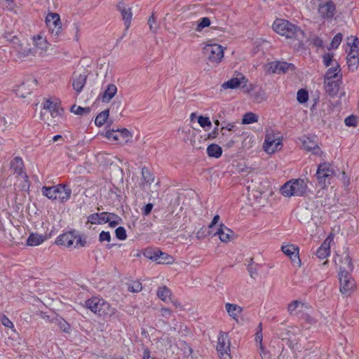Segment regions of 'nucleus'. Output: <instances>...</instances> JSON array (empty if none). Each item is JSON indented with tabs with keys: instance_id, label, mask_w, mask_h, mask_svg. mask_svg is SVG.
Returning <instances> with one entry per match:
<instances>
[{
	"instance_id": "nucleus-50",
	"label": "nucleus",
	"mask_w": 359,
	"mask_h": 359,
	"mask_svg": "<svg viewBox=\"0 0 359 359\" xmlns=\"http://www.w3.org/2000/svg\"><path fill=\"white\" fill-rule=\"evenodd\" d=\"M116 236L119 240H125L127 238L126 231L123 226H118L115 230Z\"/></svg>"
},
{
	"instance_id": "nucleus-20",
	"label": "nucleus",
	"mask_w": 359,
	"mask_h": 359,
	"mask_svg": "<svg viewBox=\"0 0 359 359\" xmlns=\"http://www.w3.org/2000/svg\"><path fill=\"white\" fill-rule=\"evenodd\" d=\"M57 187L58 192H57L56 200L61 202L67 201L70 198L72 190L65 184H58Z\"/></svg>"
},
{
	"instance_id": "nucleus-64",
	"label": "nucleus",
	"mask_w": 359,
	"mask_h": 359,
	"mask_svg": "<svg viewBox=\"0 0 359 359\" xmlns=\"http://www.w3.org/2000/svg\"><path fill=\"white\" fill-rule=\"evenodd\" d=\"M259 348L261 351L260 355L262 359H271V355H270L269 352H268L264 349L262 344H261V346H259Z\"/></svg>"
},
{
	"instance_id": "nucleus-55",
	"label": "nucleus",
	"mask_w": 359,
	"mask_h": 359,
	"mask_svg": "<svg viewBox=\"0 0 359 359\" xmlns=\"http://www.w3.org/2000/svg\"><path fill=\"white\" fill-rule=\"evenodd\" d=\"M148 24L151 31H152L153 32H156V30L158 28V26L156 24V18L154 16V14L151 17H149L148 20Z\"/></svg>"
},
{
	"instance_id": "nucleus-13",
	"label": "nucleus",
	"mask_w": 359,
	"mask_h": 359,
	"mask_svg": "<svg viewBox=\"0 0 359 359\" xmlns=\"http://www.w3.org/2000/svg\"><path fill=\"white\" fill-rule=\"evenodd\" d=\"M36 79H29L27 81V82L22 83L21 85L18 86L15 90L16 95L20 97H26L27 95H29L31 93V88L29 86L31 84H36Z\"/></svg>"
},
{
	"instance_id": "nucleus-24",
	"label": "nucleus",
	"mask_w": 359,
	"mask_h": 359,
	"mask_svg": "<svg viewBox=\"0 0 359 359\" xmlns=\"http://www.w3.org/2000/svg\"><path fill=\"white\" fill-rule=\"evenodd\" d=\"M225 309L230 317L238 321L239 315L243 311V308L235 304L226 303Z\"/></svg>"
},
{
	"instance_id": "nucleus-25",
	"label": "nucleus",
	"mask_w": 359,
	"mask_h": 359,
	"mask_svg": "<svg viewBox=\"0 0 359 359\" xmlns=\"http://www.w3.org/2000/svg\"><path fill=\"white\" fill-rule=\"evenodd\" d=\"M104 302L103 299H98L97 297H94L90 299H88L86 302V306L92 312L98 315V311Z\"/></svg>"
},
{
	"instance_id": "nucleus-41",
	"label": "nucleus",
	"mask_w": 359,
	"mask_h": 359,
	"mask_svg": "<svg viewBox=\"0 0 359 359\" xmlns=\"http://www.w3.org/2000/svg\"><path fill=\"white\" fill-rule=\"evenodd\" d=\"M142 175L144 182L147 184H151L154 180L153 175L145 167L142 169Z\"/></svg>"
},
{
	"instance_id": "nucleus-60",
	"label": "nucleus",
	"mask_w": 359,
	"mask_h": 359,
	"mask_svg": "<svg viewBox=\"0 0 359 359\" xmlns=\"http://www.w3.org/2000/svg\"><path fill=\"white\" fill-rule=\"evenodd\" d=\"M262 323H259L258 326V330L257 331L255 334V340L257 342H259V346H261L262 341Z\"/></svg>"
},
{
	"instance_id": "nucleus-44",
	"label": "nucleus",
	"mask_w": 359,
	"mask_h": 359,
	"mask_svg": "<svg viewBox=\"0 0 359 359\" xmlns=\"http://www.w3.org/2000/svg\"><path fill=\"white\" fill-rule=\"evenodd\" d=\"M70 110L72 113H74L77 115L89 114L90 111V109L89 107H82L80 106L76 107L75 104L72 106Z\"/></svg>"
},
{
	"instance_id": "nucleus-7",
	"label": "nucleus",
	"mask_w": 359,
	"mask_h": 359,
	"mask_svg": "<svg viewBox=\"0 0 359 359\" xmlns=\"http://www.w3.org/2000/svg\"><path fill=\"white\" fill-rule=\"evenodd\" d=\"M294 66L292 63L283 61H273L264 65V70L269 74H282L289 70L293 71Z\"/></svg>"
},
{
	"instance_id": "nucleus-39",
	"label": "nucleus",
	"mask_w": 359,
	"mask_h": 359,
	"mask_svg": "<svg viewBox=\"0 0 359 359\" xmlns=\"http://www.w3.org/2000/svg\"><path fill=\"white\" fill-rule=\"evenodd\" d=\"M99 221L100 222V224L103 223H107L109 222V217H114L115 219H118L120 220L119 217L114 213H108L107 212H102L101 213H98Z\"/></svg>"
},
{
	"instance_id": "nucleus-43",
	"label": "nucleus",
	"mask_w": 359,
	"mask_h": 359,
	"mask_svg": "<svg viewBox=\"0 0 359 359\" xmlns=\"http://www.w3.org/2000/svg\"><path fill=\"white\" fill-rule=\"evenodd\" d=\"M35 46L41 50H46L48 47V42L46 39L41 36L34 38Z\"/></svg>"
},
{
	"instance_id": "nucleus-14",
	"label": "nucleus",
	"mask_w": 359,
	"mask_h": 359,
	"mask_svg": "<svg viewBox=\"0 0 359 359\" xmlns=\"http://www.w3.org/2000/svg\"><path fill=\"white\" fill-rule=\"evenodd\" d=\"M247 82L248 79L244 76H241V78H231L230 80L224 82L222 86L224 89H235L238 88L241 85L245 87Z\"/></svg>"
},
{
	"instance_id": "nucleus-54",
	"label": "nucleus",
	"mask_w": 359,
	"mask_h": 359,
	"mask_svg": "<svg viewBox=\"0 0 359 359\" xmlns=\"http://www.w3.org/2000/svg\"><path fill=\"white\" fill-rule=\"evenodd\" d=\"M254 100L255 102L259 103L265 100L266 97L264 91L262 90H259V91L256 92L254 95Z\"/></svg>"
},
{
	"instance_id": "nucleus-16",
	"label": "nucleus",
	"mask_w": 359,
	"mask_h": 359,
	"mask_svg": "<svg viewBox=\"0 0 359 359\" xmlns=\"http://www.w3.org/2000/svg\"><path fill=\"white\" fill-rule=\"evenodd\" d=\"M43 109L48 110L54 118L62 116L64 111L57 102L54 103L50 100H46L43 102Z\"/></svg>"
},
{
	"instance_id": "nucleus-28",
	"label": "nucleus",
	"mask_w": 359,
	"mask_h": 359,
	"mask_svg": "<svg viewBox=\"0 0 359 359\" xmlns=\"http://www.w3.org/2000/svg\"><path fill=\"white\" fill-rule=\"evenodd\" d=\"M348 45L351 46L350 52L347 57H359V40L357 37L351 38V41H348Z\"/></svg>"
},
{
	"instance_id": "nucleus-51",
	"label": "nucleus",
	"mask_w": 359,
	"mask_h": 359,
	"mask_svg": "<svg viewBox=\"0 0 359 359\" xmlns=\"http://www.w3.org/2000/svg\"><path fill=\"white\" fill-rule=\"evenodd\" d=\"M15 50L20 57L28 56L31 52V48L27 47L24 48L23 46L16 47Z\"/></svg>"
},
{
	"instance_id": "nucleus-27",
	"label": "nucleus",
	"mask_w": 359,
	"mask_h": 359,
	"mask_svg": "<svg viewBox=\"0 0 359 359\" xmlns=\"http://www.w3.org/2000/svg\"><path fill=\"white\" fill-rule=\"evenodd\" d=\"M330 253V245L328 242V238L324 241L320 247L316 252V255L320 259H324L327 257Z\"/></svg>"
},
{
	"instance_id": "nucleus-19",
	"label": "nucleus",
	"mask_w": 359,
	"mask_h": 359,
	"mask_svg": "<svg viewBox=\"0 0 359 359\" xmlns=\"http://www.w3.org/2000/svg\"><path fill=\"white\" fill-rule=\"evenodd\" d=\"M88 75L86 74L74 75L73 78V88L78 93H81L86 83Z\"/></svg>"
},
{
	"instance_id": "nucleus-45",
	"label": "nucleus",
	"mask_w": 359,
	"mask_h": 359,
	"mask_svg": "<svg viewBox=\"0 0 359 359\" xmlns=\"http://www.w3.org/2000/svg\"><path fill=\"white\" fill-rule=\"evenodd\" d=\"M308 98L309 93L306 90L302 88L298 90L297 94V99L299 103H305L308 100Z\"/></svg>"
},
{
	"instance_id": "nucleus-8",
	"label": "nucleus",
	"mask_w": 359,
	"mask_h": 359,
	"mask_svg": "<svg viewBox=\"0 0 359 359\" xmlns=\"http://www.w3.org/2000/svg\"><path fill=\"white\" fill-rule=\"evenodd\" d=\"M46 23L50 33L55 36H58L62 30V23L59 14L50 13L46 18Z\"/></svg>"
},
{
	"instance_id": "nucleus-5",
	"label": "nucleus",
	"mask_w": 359,
	"mask_h": 359,
	"mask_svg": "<svg viewBox=\"0 0 359 359\" xmlns=\"http://www.w3.org/2000/svg\"><path fill=\"white\" fill-rule=\"evenodd\" d=\"M339 280L340 283V292L343 294L349 295L355 287V280L352 278L351 272L341 270L339 272Z\"/></svg>"
},
{
	"instance_id": "nucleus-1",
	"label": "nucleus",
	"mask_w": 359,
	"mask_h": 359,
	"mask_svg": "<svg viewBox=\"0 0 359 359\" xmlns=\"http://www.w3.org/2000/svg\"><path fill=\"white\" fill-rule=\"evenodd\" d=\"M272 27L277 34L287 39L302 41L304 36V32L299 27L286 20L276 19Z\"/></svg>"
},
{
	"instance_id": "nucleus-37",
	"label": "nucleus",
	"mask_w": 359,
	"mask_h": 359,
	"mask_svg": "<svg viewBox=\"0 0 359 359\" xmlns=\"http://www.w3.org/2000/svg\"><path fill=\"white\" fill-rule=\"evenodd\" d=\"M159 252H161V250L158 249L147 248L144 251L143 255L145 257L152 261L157 262Z\"/></svg>"
},
{
	"instance_id": "nucleus-58",
	"label": "nucleus",
	"mask_w": 359,
	"mask_h": 359,
	"mask_svg": "<svg viewBox=\"0 0 359 359\" xmlns=\"http://www.w3.org/2000/svg\"><path fill=\"white\" fill-rule=\"evenodd\" d=\"M0 321L6 327H8V328L13 327V323L5 315H2L1 316Z\"/></svg>"
},
{
	"instance_id": "nucleus-26",
	"label": "nucleus",
	"mask_w": 359,
	"mask_h": 359,
	"mask_svg": "<svg viewBox=\"0 0 359 359\" xmlns=\"http://www.w3.org/2000/svg\"><path fill=\"white\" fill-rule=\"evenodd\" d=\"M301 141L302 143V146L307 151H312V150L314 151L316 149H319L317 142L315 140V138H312V137H307V136H304L301 139Z\"/></svg>"
},
{
	"instance_id": "nucleus-48",
	"label": "nucleus",
	"mask_w": 359,
	"mask_h": 359,
	"mask_svg": "<svg viewBox=\"0 0 359 359\" xmlns=\"http://www.w3.org/2000/svg\"><path fill=\"white\" fill-rule=\"evenodd\" d=\"M142 290V285L140 281H132L128 284V290L132 292H139Z\"/></svg>"
},
{
	"instance_id": "nucleus-36",
	"label": "nucleus",
	"mask_w": 359,
	"mask_h": 359,
	"mask_svg": "<svg viewBox=\"0 0 359 359\" xmlns=\"http://www.w3.org/2000/svg\"><path fill=\"white\" fill-rule=\"evenodd\" d=\"M173 262V257L165 252H163L161 251V252H159L158 260L156 262L160 264H172Z\"/></svg>"
},
{
	"instance_id": "nucleus-56",
	"label": "nucleus",
	"mask_w": 359,
	"mask_h": 359,
	"mask_svg": "<svg viewBox=\"0 0 359 359\" xmlns=\"http://www.w3.org/2000/svg\"><path fill=\"white\" fill-rule=\"evenodd\" d=\"M344 123L347 126H356L357 118L353 115L349 116L345 118Z\"/></svg>"
},
{
	"instance_id": "nucleus-11",
	"label": "nucleus",
	"mask_w": 359,
	"mask_h": 359,
	"mask_svg": "<svg viewBox=\"0 0 359 359\" xmlns=\"http://www.w3.org/2000/svg\"><path fill=\"white\" fill-rule=\"evenodd\" d=\"M280 144L279 137L275 138L272 133H266L264 145L265 151L273 153L275 150L278 149Z\"/></svg>"
},
{
	"instance_id": "nucleus-42",
	"label": "nucleus",
	"mask_w": 359,
	"mask_h": 359,
	"mask_svg": "<svg viewBox=\"0 0 359 359\" xmlns=\"http://www.w3.org/2000/svg\"><path fill=\"white\" fill-rule=\"evenodd\" d=\"M303 306H304V303H302V302L298 301V300H294L288 304L287 311L290 315H294V314H295V313H294L295 311L298 308H299V307L302 308Z\"/></svg>"
},
{
	"instance_id": "nucleus-40",
	"label": "nucleus",
	"mask_w": 359,
	"mask_h": 359,
	"mask_svg": "<svg viewBox=\"0 0 359 359\" xmlns=\"http://www.w3.org/2000/svg\"><path fill=\"white\" fill-rule=\"evenodd\" d=\"M116 134L119 137V140L121 143L125 142L127 143L129 141V138L130 137V133L126 128H124L121 130H116Z\"/></svg>"
},
{
	"instance_id": "nucleus-47",
	"label": "nucleus",
	"mask_w": 359,
	"mask_h": 359,
	"mask_svg": "<svg viewBox=\"0 0 359 359\" xmlns=\"http://www.w3.org/2000/svg\"><path fill=\"white\" fill-rule=\"evenodd\" d=\"M210 25V18H207V17L202 18L200 20V22H198V24L196 28V31L201 32L203 29H204L205 27H208Z\"/></svg>"
},
{
	"instance_id": "nucleus-30",
	"label": "nucleus",
	"mask_w": 359,
	"mask_h": 359,
	"mask_svg": "<svg viewBox=\"0 0 359 359\" xmlns=\"http://www.w3.org/2000/svg\"><path fill=\"white\" fill-rule=\"evenodd\" d=\"M171 291L166 286L159 287L157 290L158 297L163 302H168L171 301Z\"/></svg>"
},
{
	"instance_id": "nucleus-62",
	"label": "nucleus",
	"mask_w": 359,
	"mask_h": 359,
	"mask_svg": "<svg viewBox=\"0 0 359 359\" xmlns=\"http://www.w3.org/2000/svg\"><path fill=\"white\" fill-rule=\"evenodd\" d=\"M332 61V55L326 53L323 55V63L326 67L331 65Z\"/></svg>"
},
{
	"instance_id": "nucleus-57",
	"label": "nucleus",
	"mask_w": 359,
	"mask_h": 359,
	"mask_svg": "<svg viewBox=\"0 0 359 359\" xmlns=\"http://www.w3.org/2000/svg\"><path fill=\"white\" fill-rule=\"evenodd\" d=\"M99 241L101 243L104 242V241L110 242L111 235H110L109 232L102 231L99 235Z\"/></svg>"
},
{
	"instance_id": "nucleus-38",
	"label": "nucleus",
	"mask_w": 359,
	"mask_h": 359,
	"mask_svg": "<svg viewBox=\"0 0 359 359\" xmlns=\"http://www.w3.org/2000/svg\"><path fill=\"white\" fill-rule=\"evenodd\" d=\"M257 121H258V117L255 114H254L252 112H248L245 114H244L243 119H242V123L243 124H250V123H255Z\"/></svg>"
},
{
	"instance_id": "nucleus-3",
	"label": "nucleus",
	"mask_w": 359,
	"mask_h": 359,
	"mask_svg": "<svg viewBox=\"0 0 359 359\" xmlns=\"http://www.w3.org/2000/svg\"><path fill=\"white\" fill-rule=\"evenodd\" d=\"M336 172L332 165L329 163L319 164L316 173L318 182L322 189L331 184L330 180Z\"/></svg>"
},
{
	"instance_id": "nucleus-49",
	"label": "nucleus",
	"mask_w": 359,
	"mask_h": 359,
	"mask_svg": "<svg viewBox=\"0 0 359 359\" xmlns=\"http://www.w3.org/2000/svg\"><path fill=\"white\" fill-rule=\"evenodd\" d=\"M59 327L65 332H69L70 330L69 324L63 318L56 319Z\"/></svg>"
},
{
	"instance_id": "nucleus-46",
	"label": "nucleus",
	"mask_w": 359,
	"mask_h": 359,
	"mask_svg": "<svg viewBox=\"0 0 359 359\" xmlns=\"http://www.w3.org/2000/svg\"><path fill=\"white\" fill-rule=\"evenodd\" d=\"M347 65L350 70H355L359 66V57H347Z\"/></svg>"
},
{
	"instance_id": "nucleus-32",
	"label": "nucleus",
	"mask_w": 359,
	"mask_h": 359,
	"mask_svg": "<svg viewBox=\"0 0 359 359\" xmlns=\"http://www.w3.org/2000/svg\"><path fill=\"white\" fill-rule=\"evenodd\" d=\"M341 262L344 265L340 266L339 271L346 270L348 272H351L353 270L354 266L352 263L351 258L348 252H344V257Z\"/></svg>"
},
{
	"instance_id": "nucleus-18",
	"label": "nucleus",
	"mask_w": 359,
	"mask_h": 359,
	"mask_svg": "<svg viewBox=\"0 0 359 359\" xmlns=\"http://www.w3.org/2000/svg\"><path fill=\"white\" fill-rule=\"evenodd\" d=\"M233 234V231L223 224H220L219 228H218L217 231L214 233V235H218L221 241L224 243L229 241Z\"/></svg>"
},
{
	"instance_id": "nucleus-33",
	"label": "nucleus",
	"mask_w": 359,
	"mask_h": 359,
	"mask_svg": "<svg viewBox=\"0 0 359 359\" xmlns=\"http://www.w3.org/2000/svg\"><path fill=\"white\" fill-rule=\"evenodd\" d=\"M44 241V237L34 233H31L27 240V243L30 246L40 245Z\"/></svg>"
},
{
	"instance_id": "nucleus-15",
	"label": "nucleus",
	"mask_w": 359,
	"mask_h": 359,
	"mask_svg": "<svg viewBox=\"0 0 359 359\" xmlns=\"http://www.w3.org/2000/svg\"><path fill=\"white\" fill-rule=\"evenodd\" d=\"M117 93V87L113 83L108 84L104 91L100 95V98L104 103H109Z\"/></svg>"
},
{
	"instance_id": "nucleus-52",
	"label": "nucleus",
	"mask_w": 359,
	"mask_h": 359,
	"mask_svg": "<svg viewBox=\"0 0 359 359\" xmlns=\"http://www.w3.org/2000/svg\"><path fill=\"white\" fill-rule=\"evenodd\" d=\"M341 40H342V34L341 33H338L337 34H336L334 36V38L331 42L332 48H337L341 43Z\"/></svg>"
},
{
	"instance_id": "nucleus-53",
	"label": "nucleus",
	"mask_w": 359,
	"mask_h": 359,
	"mask_svg": "<svg viewBox=\"0 0 359 359\" xmlns=\"http://www.w3.org/2000/svg\"><path fill=\"white\" fill-rule=\"evenodd\" d=\"M198 123L202 128H205V126H211V121L208 117H205L203 116H198Z\"/></svg>"
},
{
	"instance_id": "nucleus-21",
	"label": "nucleus",
	"mask_w": 359,
	"mask_h": 359,
	"mask_svg": "<svg viewBox=\"0 0 359 359\" xmlns=\"http://www.w3.org/2000/svg\"><path fill=\"white\" fill-rule=\"evenodd\" d=\"M23 167L22 159L19 156L14 158L11 162V168L14 170V172L17 173L18 175H23V177L27 179V175L26 173L23 172Z\"/></svg>"
},
{
	"instance_id": "nucleus-4",
	"label": "nucleus",
	"mask_w": 359,
	"mask_h": 359,
	"mask_svg": "<svg viewBox=\"0 0 359 359\" xmlns=\"http://www.w3.org/2000/svg\"><path fill=\"white\" fill-rule=\"evenodd\" d=\"M203 53L212 63H219L224 57V49L219 44H207L203 48Z\"/></svg>"
},
{
	"instance_id": "nucleus-59",
	"label": "nucleus",
	"mask_w": 359,
	"mask_h": 359,
	"mask_svg": "<svg viewBox=\"0 0 359 359\" xmlns=\"http://www.w3.org/2000/svg\"><path fill=\"white\" fill-rule=\"evenodd\" d=\"M88 222L93 224H100V222L99 221L98 213H93L90 215L88 217Z\"/></svg>"
},
{
	"instance_id": "nucleus-9",
	"label": "nucleus",
	"mask_w": 359,
	"mask_h": 359,
	"mask_svg": "<svg viewBox=\"0 0 359 359\" xmlns=\"http://www.w3.org/2000/svg\"><path fill=\"white\" fill-rule=\"evenodd\" d=\"M336 11L334 3L330 1L318 3V11L320 17L323 19L331 20L333 18Z\"/></svg>"
},
{
	"instance_id": "nucleus-6",
	"label": "nucleus",
	"mask_w": 359,
	"mask_h": 359,
	"mask_svg": "<svg viewBox=\"0 0 359 359\" xmlns=\"http://www.w3.org/2000/svg\"><path fill=\"white\" fill-rule=\"evenodd\" d=\"M230 340L227 333L221 332L217 339V351L220 359H231L230 355Z\"/></svg>"
},
{
	"instance_id": "nucleus-31",
	"label": "nucleus",
	"mask_w": 359,
	"mask_h": 359,
	"mask_svg": "<svg viewBox=\"0 0 359 359\" xmlns=\"http://www.w3.org/2000/svg\"><path fill=\"white\" fill-rule=\"evenodd\" d=\"M340 71L341 69L338 62H335V66L328 69L327 71L325 76V79H337L339 77L338 74L340 72Z\"/></svg>"
},
{
	"instance_id": "nucleus-22",
	"label": "nucleus",
	"mask_w": 359,
	"mask_h": 359,
	"mask_svg": "<svg viewBox=\"0 0 359 359\" xmlns=\"http://www.w3.org/2000/svg\"><path fill=\"white\" fill-rule=\"evenodd\" d=\"M75 237L71 232H67L59 236L56 239V244L70 247L73 245Z\"/></svg>"
},
{
	"instance_id": "nucleus-12",
	"label": "nucleus",
	"mask_w": 359,
	"mask_h": 359,
	"mask_svg": "<svg viewBox=\"0 0 359 359\" xmlns=\"http://www.w3.org/2000/svg\"><path fill=\"white\" fill-rule=\"evenodd\" d=\"M117 9L121 14L126 29H128L133 16L131 8L126 6L123 1H120L117 5Z\"/></svg>"
},
{
	"instance_id": "nucleus-63",
	"label": "nucleus",
	"mask_w": 359,
	"mask_h": 359,
	"mask_svg": "<svg viewBox=\"0 0 359 359\" xmlns=\"http://www.w3.org/2000/svg\"><path fill=\"white\" fill-rule=\"evenodd\" d=\"M248 271L250 273V276L252 278H255V276L257 275V269L256 266H254L252 264H249L248 266Z\"/></svg>"
},
{
	"instance_id": "nucleus-29",
	"label": "nucleus",
	"mask_w": 359,
	"mask_h": 359,
	"mask_svg": "<svg viewBox=\"0 0 359 359\" xmlns=\"http://www.w3.org/2000/svg\"><path fill=\"white\" fill-rule=\"evenodd\" d=\"M207 154L210 157L219 158L222 154V149L216 144H211L207 148Z\"/></svg>"
},
{
	"instance_id": "nucleus-34",
	"label": "nucleus",
	"mask_w": 359,
	"mask_h": 359,
	"mask_svg": "<svg viewBox=\"0 0 359 359\" xmlns=\"http://www.w3.org/2000/svg\"><path fill=\"white\" fill-rule=\"evenodd\" d=\"M57 192H58L57 186L50 187H43L42 188L43 194L49 199L56 200Z\"/></svg>"
},
{
	"instance_id": "nucleus-61",
	"label": "nucleus",
	"mask_w": 359,
	"mask_h": 359,
	"mask_svg": "<svg viewBox=\"0 0 359 359\" xmlns=\"http://www.w3.org/2000/svg\"><path fill=\"white\" fill-rule=\"evenodd\" d=\"M116 130H109L106 132V137L108 139H113L114 140H119V137L116 134Z\"/></svg>"
},
{
	"instance_id": "nucleus-23",
	"label": "nucleus",
	"mask_w": 359,
	"mask_h": 359,
	"mask_svg": "<svg viewBox=\"0 0 359 359\" xmlns=\"http://www.w3.org/2000/svg\"><path fill=\"white\" fill-rule=\"evenodd\" d=\"M116 309L111 306L108 302L104 300L102 305H101V307L98 311V316L103 318H107L112 316L116 313Z\"/></svg>"
},
{
	"instance_id": "nucleus-17",
	"label": "nucleus",
	"mask_w": 359,
	"mask_h": 359,
	"mask_svg": "<svg viewBox=\"0 0 359 359\" xmlns=\"http://www.w3.org/2000/svg\"><path fill=\"white\" fill-rule=\"evenodd\" d=\"M341 79V76L337 79H325V89L329 95L334 96L337 95L339 91V81Z\"/></svg>"
},
{
	"instance_id": "nucleus-10",
	"label": "nucleus",
	"mask_w": 359,
	"mask_h": 359,
	"mask_svg": "<svg viewBox=\"0 0 359 359\" xmlns=\"http://www.w3.org/2000/svg\"><path fill=\"white\" fill-rule=\"evenodd\" d=\"M284 254L290 257L294 266L300 267L302 265L301 259L299 256V248L292 245H283L281 248Z\"/></svg>"
},
{
	"instance_id": "nucleus-35",
	"label": "nucleus",
	"mask_w": 359,
	"mask_h": 359,
	"mask_svg": "<svg viewBox=\"0 0 359 359\" xmlns=\"http://www.w3.org/2000/svg\"><path fill=\"white\" fill-rule=\"evenodd\" d=\"M109 115V109L101 111L95 118V123L97 126H102L106 123Z\"/></svg>"
},
{
	"instance_id": "nucleus-2",
	"label": "nucleus",
	"mask_w": 359,
	"mask_h": 359,
	"mask_svg": "<svg viewBox=\"0 0 359 359\" xmlns=\"http://www.w3.org/2000/svg\"><path fill=\"white\" fill-rule=\"evenodd\" d=\"M306 182L303 179H293L287 181L281 187L280 191L285 196H302L307 191Z\"/></svg>"
}]
</instances>
